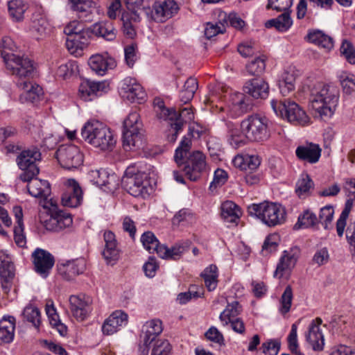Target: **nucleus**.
<instances>
[{
  "instance_id": "nucleus-1",
  "label": "nucleus",
  "mask_w": 355,
  "mask_h": 355,
  "mask_svg": "<svg viewBox=\"0 0 355 355\" xmlns=\"http://www.w3.org/2000/svg\"><path fill=\"white\" fill-rule=\"evenodd\" d=\"M338 99L335 88L324 83H316L310 88L311 107L322 119L333 115Z\"/></svg>"
},
{
  "instance_id": "nucleus-2",
  "label": "nucleus",
  "mask_w": 355,
  "mask_h": 355,
  "mask_svg": "<svg viewBox=\"0 0 355 355\" xmlns=\"http://www.w3.org/2000/svg\"><path fill=\"white\" fill-rule=\"evenodd\" d=\"M83 139L101 150H111L116 144L110 129L102 122L89 120L81 129Z\"/></svg>"
},
{
  "instance_id": "nucleus-3",
  "label": "nucleus",
  "mask_w": 355,
  "mask_h": 355,
  "mask_svg": "<svg viewBox=\"0 0 355 355\" xmlns=\"http://www.w3.org/2000/svg\"><path fill=\"white\" fill-rule=\"evenodd\" d=\"M124 188L132 196L146 198L149 196L152 188L145 173L140 172L135 166H129L122 178Z\"/></svg>"
},
{
  "instance_id": "nucleus-4",
  "label": "nucleus",
  "mask_w": 355,
  "mask_h": 355,
  "mask_svg": "<svg viewBox=\"0 0 355 355\" xmlns=\"http://www.w3.org/2000/svg\"><path fill=\"white\" fill-rule=\"evenodd\" d=\"M248 212L251 216L260 219L269 227H274L284 223L285 211L276 203L264 202L252 204L248 207Z\"/></svg>"
},
{
  "instance_id": "nucleus-5",
  "label": "nucleus",
  "mask_w": 355,
  "mask_h": 355,
  "mask_svg": "<svg viewBox=\"0 0 355 355\" xmlns=\"http://www.w3.org/2000/svg\"><path fill=\"white\" fill-rule=\"evenodd\" d=\"M270 104L276 115L286 118L290 123L304 125L309 121L306 112L294 101L289 99L284 101L272 99Z\"/></svg>"
},
{
  "instance_id": "nucleus-6",
  "label": "nucleus",
  "mask_w": 355,
  "mask_h": 355,
  "mask_svg": "<svg viewBox=\"0 0 355 355\" xmlns=\"http://www.w3.org/2000/svg\"><path fill=\"white\" fill-rule=\"evenodd\" d=\"M123 145L126 150L142 145V123L137 111L130 112L123 121Z\"/></svg>"
},
{
  "instance_id": "nucleus-7",
  "label": "nucleus",
  "mask_w": 355,
  "mask_h": 355,
  "mask_svg": "<svg viewBox=\"0 0 355 355\" xmlns=\"http://www.w3.org/2000/svg\"><path fill=\"white\" fill-rule=\"evenodd\" d=\"M243 127L250 142L263 143L270 137L268 119L258 114L243 119Z\"/></svg>"
},
{
  "instance_id": "nucleus-8",
  "label": "nucleus",
  "mask_w": 355,
  "mask_h": 355,
  "mask_svg": "<svg viewBox=\"0 0 355 355\" xmlns=\"http://www.w3.org/2000/svg\"><path fill=\"white\" fill-rule=\"evenodd\" d=\"M3 62L7 70L20 79L19 82L23 80V78L29 80L36 74L33 62L27 57L4 54Z\"/></svg>"
},
{
  "instance_id": "nucleus-9",
  "label": "nucleus",
  "mask_w": 355,
  "mask_h": 355,
  "mask_svg": "<svg viewBox=\"0 0 355 355\" xmlns=\"http://www.w3.org/2000/svg\"><path fill=\"white\" fill-rule=\"evenodd\" d=\"M41 159V153L36 147L24 150L17 156V163L19 168L23 171L20 175L21 180H28L39 173V168L36 162Z\"/></svg>"
},
{
  "instance_id": "nucleus-10",
  "label": "nucleus",
  "mask_w": 355,
  "mask_h": 355,
  "mask_svg": "<svg viewBox=\"0 0 355 355\" xmlns=\"http://www.w3.org/2000/svg\"><path fill=\"white\" fill-rule=\"evenodd\" d=\"M206 157L205 155L200 150L192 152L184 160L183 163L178 166L184 171L187 177L191 181H197L201 173L206 168Z\"/></svg>"
},
{
  "instance_id": "nucleus-11",
  "label": "nucleus",
  "mask_w": 355,
  "mask_h": 355,
  "mask_svg": "<svg viewBox=\"0 0 355 355\" xmlns=\"http://www.w3.org/2000/svg\"><path fill=\"white\" fill-rule=\"evenodd\" d=\"M55 155L62 167L69 170L78 168L83 162V155L75 145H62Z\"/></svg>"
},
{
  "instance_id": "nucleus-12",
  "label": "nucleus",
  "mask_w": 355,
  "mask_h": 355,
  "mask_svg": "<svg viewBox=\"0 0 355 355\" xmlns=\"http://www.w3.org/2000/svg\"><path fill=\"white\" fill-rule=\"evenodd\" d=\"M179 7L174 0L157 1L153 4V10L150 9L148 17L157 22H164L178 13Z\"/></svg>"
},
{
  "instance_id": "nucleus-13",
  "label": "nucleus",
  "mask_w": 355,
  "mask_h": 355,
  "mask_svg": "<svg viewBox=\"0 0 355 355\" xmlns=\"http://www.w3.org/2000/svg\"><path fill=\"white\" fill-rule=\"evenodd\" d=\"M300 254V250L296 246L288 250H284L274 272V277L279 279L283 277H288L295 267Z\"/></svg>"
},
{
  "instance_id": "nucleus-14",
  "label": "nucleus",
  "mask_w": 355,
  "mask_h": 355,
  "mask_svg": "<svg viewBox=\"0 0 355 355\" xmlns=\"http://www.w3.org/2000/svg\"><path fill=\"white\" fill-rule=\"evenodd\" d=\"M119 92L122 98L131 103H141L146 97V93L141 85L130 77L125 78L121 82Z\"/></svg>"
},
{
  "instance_id": "nucleus-15",
  "label": "nucleus",
  "mask_w": 355,
  "mask_h": 355,
  "mask_svg": "<svg viewBox=\"0 0 355 355\" xmlns=\"http://www.w3.org/2000/svg\"><path fill=\"white\" fill-rule=\"evenodd\" d=\"M344 190L348 193V196H353L354 199H348L345 205L338 220L336 222V231L338 235L341 237L343 235L346 226V221L352 210L353 200H355V178H347L345 181Z\"/></svg>"
},
{
  "instance_id": "nucleus-16",
  "label": "nucleus",
  "mask_w": 355,
  "mask_h": 355,
  "mask_svg": "<svg viewBox=\"0 0 355 355\" xmlns=\"http://www.w3.org/2000/svg\"><path fill=\"white\" fill-rule=\"evenodd\" d=\"M69 303L71 312L77 320H85L91 312L92 300L88 295H71L69 297Z\"/></svg>"
},
{
  "instance_id": "nucleus-17",
  "label": "nucleus",
  "mask_w": 355,
  "mask_h": 355,
  "mask_svg": "<svg viewBox=\"0 0 355 355\" xmlns=\"http://www.w3.org/2000/svg\"><path fill=\"white\" fill-rule=\"evenodd\" d=\"M35 270L43 277H46L54 265V257L48 251L37 248L32 253Z\"/></svg>"
},
{
  "instance_id": "nucleus-18",
  "label": "nucleus",
  "mask_w": 355,
  "mask_h": 355,
  "mask_svg": "<svg viewBox=\"0 0 355 355\" xmlns=\"http://www.w3.org/2000/svg\"><path fill=\"white\" fill-rule=\"evenodd\" d=\"M88 178L93 184L107 191H114L118 185L116 176L114 174H110L105 169L90 171Z\"/></svg>"
},
{
  "instance_id": "nucleus-19",
  "label": "nucleus",
  "mask_w": 355,
  "mask_h": 355,
  "mask_svg": "<svg viewBox=\"0 0 355 355\" xmlns=\"http://www.w3.org/2000/svg\"><path fill=\"white\" fill-rule=\"evenodd\" d=\"M93 35L92 28H84L74 35V38L67 39L66 46L71 54L76 57L80 56L82 51L89 44Z\"/></svg>"
},
{
  "instance_id": "nucleus-20",
  "label": "nucleus",
  "mask_w": 355,
  "mask_h": 355,
  "mask_svg": "<svg viewBox=\"0 0 355 355\" xmlns=\"http://www.w3.org/2000/svg\"><path fill=\"white\" fill-rule=\"evenodd\" d=\"M110 84L107 81L83 83L79 87V94L84 101H92L109 91Z\"/></svg>"
},
{
  "instance_id": "nucleus-21",
  "label": "nucleus",
  "mask_w": 355,
  "mask_h": 355,
  "mask_svg": "<svg viewBox=\"0 0 355 355\" xmlns=\"http://www.w3.org/2000/svg\"><path fill=\"white\" fill-rule=\"evenodd\" d=\"M66 188L62 196V203L65 207H76L80 205L83 200V191L73 179H69L66 182Z\"/></svg>"
},
{
  "instance_id": "nucleus-22",
  "label": "nucleus",
  "mask_w": 355,
  "mask_h": 355,
  "mask_svg": "<svg viewBox=\"0 0 355 355\" xmlns=\"http://www.w3.org/2000/svg\"><path fill=\"white\" fill-rule=\"evenodd\" d=\"M14 276L15 267L11 257L3 252H0V277L1 287L5 293H8L10 290Z\"/></svg>"
},
{
  "instance_id": "nucleus-23",
  "label": "nucleus",
  "mask_w": 355,
  "mask_h": 355,
  "mask_svg": "<svg viewBox=\"0 0 355 355\" xmlns=\"http://www.w3.org/2000/svg\"><path fill=\"white\" fill-rule=\"evenodd\" d=\"M73 220L70 214L62 210L53 212L48 220L44 221V227L47 230L60 232L72 225Z\"/></svg>"
},
{
  "instance_id": "nucleus-24",
  "label": "nucleus",
  "mask_w": 355,
  "mask_h": 355,
  "mask_svg": "<svg viewBox=\"0 0 355 355\" xmlns=\"http://www.w3.org/2000/svg\"><path fill=\"white\" fill-rule=\"evenodd\" d=\"M105 247L102 255L107 263L114 264L119 258L120 250L115 234L110 230H105L103 234Z\"/></svg>"
},
{
  "instance_id": "nucleus-25",
  "label": "nucleus",
  "mask_w": 355,
  "mask_h": 355,
  "mask_svg": "<svg viewBox=\"0 0 355 355\" xmlns=\"http://www.w3.org/2000/svg\"><path fill=\"white\" fill-rule=\"evenodd\" d=\"M17 85L23 90L19 96L22 103H34L39 101L43 96L42 88L30 80H21L17 83Z\"/></svg>"
},
{
  "instance_id": "nucleus-26",
  "label": "nucleus",
  "mask_w": 355,
  "mask_h": 355,
  "mask_svg": "<svg viewBox=\"0 0 355 355\" xmlns=\"http://www.w3.org/2000/svg\"><path fill=\"white\" fill-rule=\"evenodd\" d=\"M128 315L121 311L113 312L103 322L102 331L104 335L110 336L117 332L121 327L128 323Z\"/></svg>"
},
{
  "instance_id": "nucleus-27",
  "label": "nucleus",
  "mask_w": 355,
  "mask_h": 355,
  "mask_svg": "<svg viewBox=\"0 0 355 355\" xmlns=\"http://www.w3.org/2000/svg\"><path fill=\"white\" fill-rule=\"evenodd\" d=\"M252 101L244 94L235 92L230 96L229 110L232 117H237L251 110Z\"/></svg>"
},
{
  "instance_id": "nucleus-28",
  "label": "nucleus",
  "mask_w": 355,
  "mask_h": 355,
  "mask_svg": "<svg viewBox=\"0 0 355 355\" xmlns=\"http://www.w3.org/2000/svg\"><path fill=\"white\" fill-rule=\"evenodd\" d=\"M322 320L317 318L312 320L309 324L308 332L306 334V341L311 345L315 351H321L324 345V336L320 329Z\"/></svg>"
},
{
  "instance_id": "nucleus-29",
  "label": "nucleus",
  "mask_w": 355,
  "mask_h": 355,
  "mask_svg": "<svg viewBox=\"0 0 355 355\" xmlns=\"http://www.w3.org/2000/svg\"><path fill=\"white\" fill-rule=\"evenodd\" d=\"M243 88L245 93L255 99L266 98L270 91L268 83L262 78L249 80L245 83Z\"/></svg>"
},
{
  "instance_id": "nucleus-30",
  "label": "nucleus",
  "mask_w": 355,
  "mask_h": 355,
  "mask_svg": "<svg viewBox=\"0 0 355 355\" xmlns=\"http://www.w3.org/2000/svg\"><path fill=\"white\" fill-rule=\"evenodd\" d=\"M85 269L86 261L83 258L66 261L58 265L60 274L67 279L82 274Z\"/></svg>"
},
{
  "instance_id": "nucleus-31",
  "label": "nucleus",
  "mask_w": 355,
  "mask_h": 355,
  "mask_svg": "<svg viewBox=\"0 0 355 355\" xmlns=\"http://www.w3.org/2000/svg\"><path fill=\"white\" fill-rule=\"evenodd\" d=\"M227 141L235 149L244 146L248 142H250L243 127V121L239 126L233 124L228 125Z\"/></svg>"
},
{
  "instance_id": "nucleus-32",
  "label": "nucleus",
  "mask_w": 355,
  "mask_h": 355,
  "mask_svg": "<svg viewBox=\"0 0 355 355\" xmlns=\"http://www.w3.org/2000/svg\"><path fill=\"white\" fill-rule=\"evenodd\" d=\"M91 69L99 76H103L108 69L116 67L114 59L107 55H92L88 62Z\"/></svg>"
},
{
  "instance_id": "nucleus-33",
  "label": "nucleus",
  "mask_w": 355,
  "mask_h": 355,
  "mask_svg": "<svg viewBox=\"0 0 355 355\" xmlns=\"http://www.w3.org/2000/svg\"><path fill=\"white\" fill-rule=\"evenodd\" d=\"M23 181L28 182V193L33 197L46 199L51 194L50 184L46 180L38 179L35 176Z\"/></svg>"
},
{
  "instance_id": "nucleus-34",
  "label": "nucleus",
  "mask_w": 355,
  "mask_h": 355,
  "mask_svg": "<svg viewBox=\"0 0 355 355\" xmlns=\"http://www.w3.org/2000/svg\"><path fill=\"white\" fill-rule=\"evenodd\" d=\"M321 151L319 145L310 143L298 146L295 150V154L300 159L314 164L318 162Z\"/></svg>"
},
{
  "instance_id": "nucleus-35",
  "label": "nucleus",
  "mask_w": 355,
  "mask_h": 355,
  "mask_svg": "<svg viewBox=\"0 0 355 355\" xmlns=\"http://www.w3.org/2000/svg\"><path fill=\"white\" fill-rule=\"evenodd\" d=\"M15 329V318L12 316H4L0 320V343H11L14 338Z\"/></svg>"
},
{
  "instance_id": "nucleus-36",
  "label": "nucleus",
  "mask_w": 355,
  "mask_h": 355,
  "mask_svg": "<svg viewBox=\"0 0 355 355\" xmlns=\"http://www.w3.org/2000/svg\"><path fill=\"white\" fill-rule=\"evenodd\" d=\"M49 23L45 17L40 15H34L30 26V32L36 40L45 37L48 34Z\"/></svg>"
},
{
  "instance_id": "nucleus-37",
  "label": "nucleus",
  "mask_w": 355,
  "mask_h": 355,
  "mask_svg": "<svg viewBox=\"0 0 355 355\" xmlns=\"http://www.w3.org/2000/svg\"><path fill=\"white\" fill-rule=\"evenodd\" d=\"M189 244V241H186L182 243H177L171 248H168L166 245H162L158 252V256L162 259H179L182 254L188 250Z\"/></svg>"
},
{
  "instance_id": "nucleus-38",
  "label": "nucleus",
  "mask_w": 355,
  "mask_h": 355,
  "mask_svg": "<svg viewBox=\"0 0 355 355\" xmlns=\"http://www.w3.org/2000/svg\"><path fill=\"white\" fill-rule=\"evenodd\" d=\"M72 8L77 12L78 18L82 21H92L93 20L96 8L92 6V2L78 0L77 2H74Z\"/></svg>"
},
{
  "instance_id": "nucleus-39",
  "label": "nucleus",
  "mask_w": 355,
  "mask_h": 355,
  "mask_svg": "<svg viewBox=\"0 0 355 355\" xmlns=\"http://www.w3.org/2000/svg\"><path fill=\"white\" fill-rule=\"evenodd\" d=\"M94 35L102 37L107 41H112L116 38V30L110 21H101L92 26Z\"/></svg>"
},
{
  "instance_id": "nucleus-40",
  "label": "nucleus",
  "mask_w": 355,
  "mask_h": 355,
  "mask_svg": "<svg viewBox=\"0 0 355 355\" xmlns=\"http://www.w3.org/2000/svg\"><path fill=\"white\" fill-rule=\"evenodd\" d=\"M293 21L290 16V13L283 12L282 14L277 17L268 20L265 23V26L268 28H275L276 30L280 32H285L288 31L292 26Z\"/></svg>"
},
{
  "instance_id": "nucleus-41",
  "label": "nucleus",
  "mask_w": 355,
  "mask_h": 355,
  "mask_svg": "<svg viewBox=\"0 0 355 355\" xmlns=\"http://www.w3.org/2000/svg\"><path fill=\"white\" fill-rule=\"evenodd\" d=\"M318 219L311 210L306 209L298 216L297 222L294 225L295 230L300 228H313L318 230Z\"/></svg>"
},
{
  "instance_id": "nucleus-42",
  "label": "nucleus",
  "mask_w": 355,
  "mask_h": 355,
  "mask_svg": "<svg viewBox=\"0 0 355 355\" xmlns=\"http://www.w3.org/2000/svg\"><path fill=\"white\" fill-rule=\"evenodd\" d=\"M144 327L146 328V332L144 343L145 345L148 346L162 332V322L160 320L153 319L146 322Z\"/></svg>"
},
{
  "instance_id": "nucleus-43",
  "label": "nucleus",
  "mask_w": 355,
  "mask_h": 355,
  "mask_svg": "<svg viewBox=\"0 0 355 355\" xmlns=\"http://www.w3.org/2000/svg\"><path fill=\"white\" fill-rule=\"evenodd\" d=\"M128 10L130 11L131 17L135 21L140 20V15L144 13L149 15L150 7L144 6V0H123Z\"/></svg>"
},
{
  "instance_id": "nucleus-44",
  "label": "nucleus",
  "mask_w": 355,
  "mask_h": 355,
  "mask_svg": "<svg viewBox=\"0 0 355 355\" xmlns=\"http://www.w3.org/2000/svg\"><path fill=\"white\" fill-rule=\"evenodd\" d=\"M241 214L240 208L234 202L227 200L222 204L221 216L227 222L235 223Z\"/></svg>"
},
{
  "instance_id": "nucleus-45",
  "label": "nucleus",
  "mask_w": 355,
  "mask_h": 355,
  "mask_svg": "<svg viewBox=\"0 0 355 355\" xmlns=\"http://www.w3.org/2000/svg\"><path fill=\"white\" fill-rule=\"evenodd\" d=\"M310 42L318 45L327 50H330L334 46L333 39L321 31H315L308 35Z\"/></svg>"
},
{
  "instance_id": "nucleus-46",
  "label": "nucleus",
  "mask_w": 355,
  "mask_h": 355,
  "mask_svg": "<svg viewBox=\"0 0 355 355\" xmlns=\"http://www.w3.org/2000/svg\"><path fill=\"white\" fill-rule=\"evenodd\" d=\"M8 12L10 17L15 21H21L27 10L28 4L22 0H11L8 3Z\"/></svg>"
},
{
  "instance_id": "nucleus-47",
  "label": "nucleus",
  "mask_w": 355,
  "mask_h": 355,
  "mask_svg": "<svg viewBox=\"0 0 355 355\" xmlns=\"http://www.w3.org/2000/svg\"><path fill=\"white\" fill-rule=\"evenodd\" d=\"M241 311L242 306L239 302L233 301L227 304L225 309L220 313L219 318L224 325H227L230 321L238 318L237 316Z\"/></svg>"
},
{
  "instance_id": "nucleus-48",
  "label": "nucleus",
  "mask_w": 355,
  "mask_h": 355,
  "mask_svg": "<svg viewBox=\"0 0 355 355\" xmlns=\"http://www.w3.org/2000/svg\"><path fill=\"white\" fill-rule=\"evenodd\" d=\"M193 119V113L189 108H184L180 114L177 113V118L174 123H171V128L174 130L175 133L172 135V140H175L176 135L182 130L184 123L191 121Z\"/></svg>"
},
{
  "instance_id": "nucleus-49",
  "label": "nucleus",
  "mask_w": 355,
  "mask_h": 355,
  "mask_svg": "<svg viewBox=\"0 0 355 355\" xmlns=\"http://www.w3.org/2000/svg\"><path fill=\"white\" fill-rule=\"evenodd\" d=\"M295 76L287 71L283 72L278 80V86L283 96L288 95L295 89Z\"/></svg>"
},
{
  "instance_id": "nucleus-50",
  "label": "nucleus",
  "mask_w": 355,
  "mask_h": 355,
  "mask_svg": "<svg viewBox=\"0 0 355 355\" xmlns=\"http://www.w3.org/2000/svg\"><path fill=\"white\" fill-rule=\"evenodd\" d=\"M197 79L193 77L189 78L184 83L183 89L180 91V98L182 102L187 103L193 97L198 89Z\"/></svg>"
},
{
  "instance_id": "nucleus-51",
  "label": "nucleus",
  "mask_w": 355,
  "mask_h": 355,
  "mask_svg": "<svg viewBox=\"0 0 355 355\" xmlns=\"http://www.w3.org/2000/svg\"><path fill=\"white\" fill-rule=\"evenodd\" d=\"M205 284L209 291L215 290L218 284V268L215 265H210L202 273Z\"/></svg>"
},
{
  "instance_id": "nucleus-52",
  "label": "nucleus",
  "mask_w": 355,
  "mask_h": 355,
  "mask_svg": "<svg viewBox=\"0 0 355 355\" xmlns=\"http://www.w3.org/2000/svg\"><path fill=\"white\" fill-rule=\"evenodd\" d=\"M141 241L144 248L150 253L156 252L158 254L159 249L162 246L151 232H144L141 237Z\"/></svg>"
},
{
  "instance_id": "nucleus-53",
  "label": "nucleus",
  "mask_w": 355,
  "mask_h": 355,
  "mask_svg": "<svg viewBox=\"0 0 355 355\" xmlns=\"http://www.w3.org/2000/svg\"><path fill=\"white\" fill-rule=\"evenodd\" d=\"M235 164H237L242 170L249 169L254 171L260 165L261 161L257 155H246L245 157H236L234 159Z\"/></svg>"
},
{
  "instance_id": "nucleus-54",
  "label": "nucleus",
  "mask_w": 355,
  "mask_h": 355,
  "mask_svg": "<svg viewBox=\"0 0 355 355\" xmlns=\"http://www.w3.org/2000/svg\"><path fill=\"white\" fill-rule=\"evenodd\" d=\"M313 187V182L308 175H302L297 182L295 193L300 198H305L310 195L311 190Z\"/></svg>"
},
{
  "instance_id": "nucleus-55",
  "label": "nucleus",
  "mask_w": 355,
  "mask_h": 355,
  "mask_svg": "<svg viewBox=\"0 0 355 355\" xmlns=\"http://www.w3.org/2000/svg\"><path fill=\"white\" fill-rule=\"evenodd\" d=\"M334 215V209L331 205H326L321 208L318 216L319 224L321 223L325 230L332 228V220Z\"/></svg>"
},
{
  "instance_id": "nucleus-56",
  "label": "nucleus",
  "mask_w": 355,
  "mask_h": 355,
  "mask_svg": "<svg viewBox=\"0 0 355 355\" xmlns=\"http://www.w3.org/2000/svg\"><path fill=\"white\" fill-rule=\"evenodd\" d=\"M293 289L290 285H288L280 298V306L279 311L281 314L285 315L291 310L293 301Z\"/></svg>"
},
{
  "instance_id": "nucleus-57",
  "label": "nucleus",
  "mask_w": 355,
  "mask_h": 355,
  "mask_svg": "<svg viewBox=\"0 0 355 355\" xmlns=\"http://www.w3.org/2000/svg\"><path fill=\"white\" fill-rule=\"evenodd\" d=\"M191 146V140L189 137H184L180 144V146L175 150L174 159L178 166L183 163V159L187 156L188 151Z\"/></svg>"
},
{
  "instance_id": "nucleus-58",
  "label": "nucleus",
  "mask_w": 355,
  "mask_h": 355,
  "mask_svg": "<svg viewBox=\"0 0 355 355\" xmlns=\"http://www.w3.org/2000/svg\"><path fill=\"white\" fill-rule=\"evenodd\" d=\"M338 78L344 93L350 95L355 92V77L353 75L341 72Z\"/></svg>"
},
{
  "instance_id": "nucleus-59",
  "label": "nucleus",
  "mask_w": 355,
  "mask_h": 355,
  "mask_svg": "<svg viewBox=\"0 0 355 355\" xmlns=\"http://www.w3.org/2000/svg\"><path fill=\"white\" fill-rule=\"evenodd\" d=\"M22 315L24 319L31 322L36 329H39L41 324L40 312L37 307L32 306H26Z\"/></svg>"
},
{
  "instance_id": "nucleus-60",
  "label": "nucleus",
  "mask_w": 355,
  "mask_h": 355,
  "mask_svg": "<svg viewBox=\"0 0 355 355\" xmlns=\"http://www.w3.org/2000/svg\"><path fill=\"white\" fill-rule=\"evenodd\" d=\"M202 288L197 286H190L189 291L184 293H180L178 295V301L181 304H184L192 298L197 299L202 295Z\"/></svg>"
},
{
  "instance_id": "nucleus-61",
  "label": "nucleus",
  "mask_w": 355,
  "mask_h": 355,
  "mask_svg": "<svg viewBox=\"0 0 355 355\" xmlns=\"http://www.w3.org/2000/svg\"><path fill=\"white\" fill-rule=\"evenodd\" d=\"M171 345L166 339H157L155 341L151 355H171Z\"/></svg>"
},
{
  "instance_id": "nucleus-62",
  "label": "nucleus",
  "mask_w": 355,
  "mask_h": 355,
  "mask_svg": "<svg viewBox=\"0 0 355 355\" xmlns=\"http://www.w3.org/2000/svg\"><path fill=\"white\" fill-rule=\"evenodd\" d=\"M265 59L263 57L255 58L246 66L248 72L253 76H259L265 71Z\"/></svg>"
},
{
  "instance_id": "nucleus-63",
  "label": "nucleus",
  "mask_w": 355,
  "mask_h": 355,
  "mask_svg": "<svg viewBox=\"0 0 355 355\" xmlns=\"http://www.w3.org/2000/svg\"><path fill=\"white\" fill-rule=\"evenodd\" d=\"M293 0H268L266 6L267 10H274L277 12H286L291 7Z\"/></svg>"
},
{
  "instance_id": "nucleus-64",
  "label": "nucleus",
  "mask_w": 355,
  "mask_h": 355,
  "mask_svg": "<svg viewBox=\"0 0 355 355\" xmlns=\"http://www.w3.org/2000/svg\"><path fill=\"white\" fill-rule=\"evenodd\" d=\"M340 51L349 63L352 64H355V49L352 43L344 40L340 46Z\"/></svg>"
}]
</instances>
